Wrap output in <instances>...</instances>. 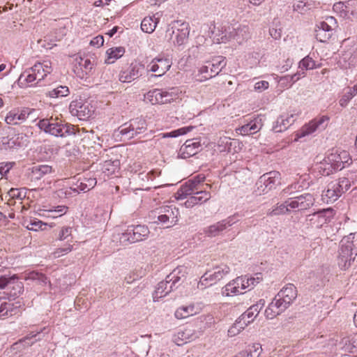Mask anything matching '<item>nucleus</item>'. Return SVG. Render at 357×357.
<instances>
[{
	"label": "nucleus",
	"instance_id": "obj_1",
	"mask_svg": "<svg viewBox=\"0 0 357 357\" xmlns=\"http://www.w3.org/2000/svg\"><path fill=\"white\" fill-rule=\"evenodd\" d=\"M297 297L296 287L288 284L275 296L265 310L266 318L272 319L282 313Z\"/></svg>",
	"mask_w": 357,
	"mask_h": 357
},
{
	"label": "nucleus",
	"instance_id": "obj_2",
	"mask_svg": "<svg viewBox=\"0 0 357 357\" xmlns=\"http://www.w3.org/2000/svg\"><path fill=\"white\" fill-rule=\"evenodd\" d=\"M357 252V232L343 237L340 243L337 264L342 270L348 269Z\"/></svg>",
	"mask_w": 357,
	"mask_h": 357
},
{
	"label": "nucleus",
	"instance_id": "obj_3",
	"mask_svg": "<svg viewBox=\"0 0 357 357\" xmlns=\"http://www.w3.org/2000/svg\"><path fill=\"white\" fill-rule=\"evenodd\" d=\"M178 209L175 206L163 205L151 211L149 218L151 223L169 228L178 222Z\"/></svg>",
	"mask_w": 357,
	"mask_h": 357
},
{
	"label": "nucleus",
	"instance_id": "obj_4",
	"mask_svg": "<svg viewBox=\"0 0 357 357\" xmlns=\"http://www.w3.org/2000/svg\"><path fill=\"white\" fill-rule=\"evenodd\" d=\"M39 128L45 132L55 137H63L75 133L74 126L63 123L58 118L43 119L38 123Z\"/></svg>",
	"mask_w": 357,
	"mask_h": 357
},
{
	"label": "nucleus",
	"instance_id": "obj_5",
	"mask_svg": "<svg viewBox=\"0 0 357 357\" xmlns=\"http://www.w3.org/2000/svg\"><path fill=\"white\" fill-rule=\"evenodd\" d=\"M351 187L350 181L346 177H342L330 182L326 190L321 195L324 202L333 203L337 200L342 194L347 192Z\"/></svg>",
	"mask_w": 357,
	"mask_h": 357
},
{
	"label": "nucleus",
	"instance_id": "obj_6",
	"mask_svg": "<svg viewBox=\"0 0 357 357\" xmlns=\"http://www.w3.org/2000/svg\"><path fill=\"white\" fill-rule=\"evenodd\" d=\"M182 272V268L174 269L169 275H168L164 281L159 282L153 294V299L154 302L158 301L159 298L165 297L171 291L177 289L181 277L178 275Z\"/></svg>",
	"mask_w": 357,
	"mask_h": 357
},
{
	"label": "nucleus",
	"instance_id": "obj_7",
	"mask_svg": "<svg viewBox=\"0 0 357 357\" xmlns=\"http://www.w3.org/2000/svg\"><path fill=\"white\" fill-rule=\"evenodd\" d=\"M165 37L172 40L174 45L181 46L187 43L190 33V25L188 22L180 20L174 21L170 24Z\"/></svg>",
	"mask_w": 357,
	"mask_h": 357
},
{
	"label": "nucleus",
	"instance_id": "obj_8",
	"mask_svg": "<svg viewBox=\"0 0 357 357\" xmlns=\"http://www.w3.org/2000/svg\"><path fill=\"white\" fill-rule=\"evenodd\" d=\"M150 234L147 226L137 225H129L127 229L120 236V242L123 244H130L146 239Z\"/></svg>",
	"mask_w": 357,
	"mask_h": 357
},
{
	"label": "nucleus",
	"instance_id": "obj_9",
	"mask_svg": "<svg viewBox=\"0 0 357 357\" xmlns=\"http://www.w3.org/2000/svg\"><path fill=\"white\" fill-rule=\"evenodd\" d=\"M147 123L145 119L137 118L129 123H124L118 129L119 134L126 139H132L147 130Z\"/></svg>",
	"mask_w": 357,
	"mask_h": 357
},
{
	"label": "nucleus",
	"instance_id": "obj_10",
	"mask_svg": "<svg viewBox=\"0 0 357 357\" xmlns=\"http://www.w3.org/2000/svg\"><path fill=\"white\" fill-rule=\"evenodd\" d=\"M280 173L277 171H271L263 174L256 183V192L259 195L267 193L280 183Z\"/></svg>",
	"mask_w": 357,
	"mask_h": 357
},
{
	"label": "nucleus",
	"instance_id": "obj_11",
	"mask_svg": "<svg viewBox=\"0 0 357 357\" xmlns=\"http://www.w3.org/2000/svg\"><path fill=\"white\" fill-rule=\"evenodd\" d=\"M226 64L225 58L218 56L213 58L211 61H206L205 65L200 68L199 73L203 75L205 79H208L218 75Z\"/></svg>",
	"mask_w": 357,
	"mask_h": 357
},
{
	"label": "nucleus",
	"instance_id": "obj_12",
	"mask_svg": "<svg viewBox=\"0 0 357 357\" xmlns=\"http://www.w3.org/2000/svg\"><path fill=\"white\" fill-rule=\"evenodd\" d=\"M69 110L72 116L82 121L89 119L94 112L91 104L82 99L72 101L69 105Z\"/></svg>",
	"mask_w": 357,
	"mask_h": 357
},
{
	"label": "nucleus",
	"instance_id": "obj_13",
	"mask_svg": "<svg viewBox=\"0 0 357 357\" xmlns=\"http://www.w3.org/2000/svg\"><path fill=\"white\" fill-rule=\"evenodd\" d=\"M329 119L328 116H321L312 119L297 131L296 139L311 135L317 130H324L328 126Z\"/></svg>",
	"mask_w": 357,
	"mask_h": 357
},
{
	"label": "nucleus",
	"instance_id": "obj_14",
	"mask_svg": "<svg viewBox=\"0 0 357 357\" xmlns=\"http://www.w3.org/2000/svg\"><path fill=\"white\" fill-rule=\"evenodd\" d=\"M351 160L349 153L344 150L333 149L326 157V161L332 163L336 171L344 168L345 164H350Z\"/></svg>",
	"mask_w": 357,
	"mask_h": 357
},
{
	"label": "nucleus",
	"instance_id": "obj_15",
	"mask_svg": "<svg viewBox=\"0 0 357 357\" xmlns=\"http://www.w3.org/2000/svg\"><path fill=\"white\" fill-rule=\"evenodd\" d=\"M333 217V209L327 208L308 215L307 220L310 226L316 229H319L330 222Z\"/></svg>",
	"mask_w": 357,
	"mask_h": 357
},
{
	"label": "nucleus",
	"instance_id": "obj_16",
	"mask_svg": "<svg viewBox=\"0 0 357 357\" xmlns=\"http://www.w3.org/2000/svg\"><path fill=\"white\" fill-rule=\"evenodd\" d=\"M315 199L309 193L302 195L287 201L291 209L303 211L306 210L314 205Z\"/></svg>",
	"mask_w": 357,
	"mask_h": 357
},
{
	"label": "nucleus",
	"instance_id": "obj_17",
	"mask_svg": "<svg viewBox=\"0 0 357 357\" xmlns=\"http://www.w3.org/2000/svg\"><path fill=\"white\" fill-rule=\"evenodd\" d=\"M144 70V66L139 63H132L130 66L122 70L119 74V81L123 83H129L139 78Z\"/></svg>",
	"mask_w": 357,
	"mask_h": 357
},
{
	"label": "nucleus",
	"instance_id": "obj_18",
	"mask_svg": "<svg viewBox=\"0 0 357 357\" xmlns=\"http://www.w3.org/2000/svg\"><path fill=\"white\" fill-rule=\"evenodd\" d=\"M8 286V294L10 297H17L20 295L24 291V284L22 282L18 281L15 277L9 278L5 276L0 277V289L4 288Z\"/></svg>",
	"mask_w": 357,
	"mask_h": 357
},
{
	"label": "nucleus",
	"instance_id": "obj_19",
	"mask_svg": "<svg viewBox=\"0 0 357 357\" xmlns=\"http://www.w3.org/2000/svg\"><path fill=\"white\" fill-rule=\"evenodd\" d=\"M172 61L168 58H154L147 66L148 70L156 73L155 77H161L171 68Z\"/></svg>",
	"mask_w": 357,
	"mask_h": 357
},
{
	"label": "nucleus",
	"instance_id": "obj_20",
	"mask_svg": "<svg viewBox=\"0 0 357 357\" xmlns=\"http://www.w3.org/2000/svg\"><path fill=\"white\" fill-rule=\"evenodd\" d=\"M229 271V267L225 264L216 266L213 268V271H208L202 276L198 286L204 285L205 281L216 282L217 281L222 280L227 274H228Z\"/></svg>",
	"mask_w": 357,
	"mask_h": 357
},
{
	"label": "nucleus",
	"instance_id": "obj_21",
	"mask_svg": "<svg viewBox=\"0 0 357 357\" xmlns=\"http://www.w3.org/2000/svg\"><path fill=\"white\" fill-rule=\"evenodd\" d=\"M198 337L196 331L191 327H185L177 331L172 336V341L177 345L181 346Z\"/></svg>",
	"mask_w": 357,
	"mask_h": 357
},
{
	"label": "nucleus",
	"instance_id": "obj_22",
	"mask_svg": "<svg viewBox=\"0 0 357 357\" xmlns=\"http://www.w3.org/2000/svg\"><path fill=\"white\" fill-rule=\"evenodd\" d=\"M93 68V63L88 58L77 56L75 59L74 72L77 76L83 79L89 75Z\"/></svg>",
	"mask_w": 357,
	"mask_h": 357
},
{
	"label": "nucleus",
	"instance_id": "obj_23",
	"mask_svg": "<svg viewBox=\"0 0 357 357\" xmlns=\"http://www.w3.org/2000/svg\"><path fill=\"white\" fill-rule=\"evenodd\" d=\"M202 149L200 142L197 139L186 140L179 150V155L182 158H188L195 155Z\"/></svg>",
	"mask_w": 357,
	"mask_h": 357
},
{
	"label": "nucleus",
	"instance_id": "obj_24",
	"mask_svg": "<svg viewBox=\"0 0 357 357\" xmlns=\"http://www.w3.org/2000/svg\"><path fill=\"white\" fill-rule=\"evenodd\" d=\"M211 197V193L206 191L205 188H199V190L185 202L184 205L186 208H192L198 204L207 202Z\"/></svg>",
	"mask_w": 357,
	"mask_h": 357
},
{
	"label": "nucleus",
	"instance_id": "obj_25",
	"mask_svg": "<svg viewBox=\"0 0 357 357\" xmlns=\"http://www.w3.org/2000/svg\"><path fill=\"white\" fill-rule=\"evenodd\" d=\"M52 63L50 61H44L43 63H36L31 68V71L33 72L37 78V82L44 79V78L52 72Z\"/></svg>",
	"mask_w": 357,
	"mask_h": 357
},
{
	"label": "nucleus",
	"instance_id": "obj_26",
	"mask_svg": "<svg viewBox=\"0 0 357 357\" xmlns=\"http://www.w3.org/2000/svg\"><path fill=\"white\" fill-rule=\"evenodd\" d=\"M264 300L260 299L256 304L250 306L244 313L240 316L241 319L244 321L248 325L254 321L260 310L264 306Z\"/></svg>",
	"mask_w": 357,
	"mask_h": 357
},
{
	"label": "nucleus",
	"instance_id": "obj_27",
	"mask_svg": "<svg viewBox=\"0 0 357 357\" xmlns=\"http://www.w3.org/2000/svg\"><path fill=\"white\" fill-rule=\"evenodd\" d=\"M231 39H234L238 43L241 44L250 38V28L248 25L240 24L236 28L231 26Z\"/></svg>",
	"mask_w": 357,
	"mask_h": 357
},
{
	"label": "nucleus",
	"instance_id": "obj_28",
	"mask_svg": "<svg viewBox=\"0 0 357 357\" xmlns=\"http://www.w3.org/2000/svg\"><path fill=\"white\" fill-rule=\"evenodd\" d=\"M231 29L230 26H215L212 31V37L218 43H225L231 39V36H230Z\"/></svg>",
	"mask_w": 357,
	"mask_h": 357
},
{
	"label": "nucleus",
	"instance_id": "obj_29",
	"mask_svg": "<svg viewBox=\"0 0 357 357\" xmlns=\"http://www.w3.org/2000/svg\"><path fill=\"white\" fill-rule=\"evenodd\" d=\"M338 63L342 68L347 69L357 66V52L347 51L342 54Z\"/></svg>",
	"mask_w": 357,
	"mask_h": 357
},
{
	"label": "nucleus",
	"instance_id": "obj_30",
	"mask_svg": "<svg viewBox=\"0 0 357 357\" xmlns=\"http://www.w3.org/2000/svg\"><path fill=\"white\" fill-rule=\"evenodd\" d=\"M232 224L229 220H223L205 228L204 232L208 236L214 237L219 235L220 232L226 229L227 227L232 225Z\"/></svg>",
	"mask_w": 357,
	"mask_h": 357
},
{
	"label": "nucleus",
	"instance_id": "obj_31",
	"mask_svg": "<svg viewBox=\"0 0 357 357\" xmlns=\"http://www.w3.org/2000/svg\"><path fill=\"white\" fill-rule=\"evenodd\" d=\"M339 347L344 353H356L357 351V335L342 338L339 343Z\"/></svg>",
	"mask_w": 357,
	"mask_h": 357
},
{
	"label": "nucleus",
	"instance_id": "obj_32",
	"mask_svg": "<svg viewBox=\"0 0 357 357\" xmlns=\"http://www.w3.org/2000/svg\"><path fill=\"white\" fill-rule=\"evenodd\" d=\"M52 167L47 165H38L31 167L29 176L31 181H38L52 173Z\"/></svg>",
	"mask_w": 357,
	"mask_h": 357
},
{
	"label": "nucleus",
	"instance_id": "obj_33",
	"mask_svg": "<svg viewBox=\"0 0 357 357\" xmlns=\"http://www.w3.org/2000/svg\"><path fill=\"white\" fill-rule=\"evenodd\" d=\"M5 121L8 124L18 125L25 121V112L24 108L22 109H16L10 111L6 118Z\"/></svg>",
	"mask_w": 357,
	"mask_h": 357
},
{
	"label": "nucleus",
	"instance_id": "obj_34",
	"mask_svg": "<svg viewBox=\"0 0 357 357\" xmlns=\"http://www.w3.org/2000/svg\"><path fill=\"white\" fill-rule=\"evenodd\" d=\"M199 188L193 184L190 180L185 184L182 185L176 192V198L178 199H183L186 198L188 196H192Z\"/></svg>",
	"mask_w": 357,
	"mask_h": 357
},
{
	"label": "nucleus",
	"instance_id": "obj_35",
	"mask_svg": "<svg viewBox=\"0 0 357 357\" xmlns=\"http://www.w3.org/2000/svg\"><path fill=\"white\" fill-rule=\"evenodd\" d=\"M261 124L257 120L251 121L250 123L237 128L236 132L242 135H250L260 130Z\"/></svg>",
	"mask_w": 357,
	"mask_h": 357
},
{
	"label": "nucleus",
	"instance_id": "obj_36",
	"mask_svg": "<svg viewBox=\"0 0 357 357\" xmlns=\"http://www.w3.org/2000/svg\"><path fill=\"white\" fill-rule=\"evenodd\" d=\"M34 75L36 74L31 71V68L25 70L20 75L18 79L19 86L20 87H26L35 85L36 83L34 82L37 81V78Z\"/></svg>",
	"mask_w": 357,
	"mask_h": 357
},
{
	"label": "nucleus",
	"instance_id": "obj_37",
	"mask_svg": "<svg viewBox=\"0 0 357 357\" xmlns=\"http://www.w3.org/2000/svg\"><path fill=\"white\" fill-rule=\"evenodd\" d=\"M125 53V49L123 47H112L107 51V57L105 59V63L112 64L116 60L121 58Z\"/></svg>",
	"mask_w": 357,
	"mask_h": 357
},
{
	"label": "nucleus",
	"instance_id": "obj_38",
	"mask_svg": "<svg viewBox=\"0 0 357 357\" xmlns=\"http://www.w3.org/2000/svg\"><path fill=\"white\" fill-rule=\"evenodd\" d=\"M158 21V17L155 16L146 17L142 21L141 29L144 32L151 33L155 30Z\"/></svg>",
	"mask_w": 357,
	"mask_h": 357
},
{
	"label": "nucleus",
	"instance_id": "obj_39",
	"mask_svg": "<svg viewBox=\"0 0 357 357\" xmlns=\"http://www.w3.org/2000/svg\"><path fill=\"white\" fill-rule=\"evenodd\" d=\"M197 310L194 305H190L188 306H182L178 307L175 312V317L176 319H182L194 314H196Z\"/></svg>",
	"mask_w": 357,
	"mask_h": 357
},
{
	"label": "nucleus",
	"instance_id": "obj_40",
	"mask_svg": "<svg viewBox=\"0 0 357 357\" xmlns=\"http://www.w3.org/2000/svg\"><path fill=\"white\" fill-rule=\"evenodd\" d=\"M24 279L36 282V284L41 286H45L50 282L44 274L37 271H31L25 274Z\"/></svg>",
	"mask_w": 357,
	"mask_h": 357
},
{
	"label": "nucleus",
	"instance_id": "obj_41",
	"mask_svg": "<svg viewBox=\"0 0 357 357\" xmlns=\"http://www.w3.org/2000/svg\"><path fill=\"white\" fill-rule=\"evenodd\" d=\"M120 167V161L117 159L105 160L102 167V172L107 176L114 174Z\"/></svg>",
	"mask_w": 357,
	"mask_h": 357
},
{
	"label": "nucleus",
	"instance_id": "obj_42",
	"mask_svg": "<svg viewBox=\"0 0 357 357\" xmlns=\"http://www.w3.org/2000/svg\"><path fill=\"white\" fill-rule=\"evenodd\" d=\"M162 89H155L145 95V98L152 105L162 104Z\"/></svg>",
	"mask_w": 357,
	"mask_h": 357
},
{
	"label": "nucleus",
	"instance_id": "obj_43",
	"mask_svg": "<svg viewBox=\"0 0 357 357\" xmlns=\"http://www.w3.org/2000/svg\"><path fill=\"white\" fill-rule=\"evenodd\" d=\"M333 9L335 13L338 14L340 17H347L349 14H352L353 11L349 6V3L345 4L344 2H337L333 5Z\"/></svg>",
	"mask_w": 357,
	"mask_h": 357
},
{
	"label": "nucleus",
	"instance_id": "obj_44",
	"mask_svg": "<svg viewBox=\"0 0 357 357\" xmlns=\"http://www.w3.org/2000/svg\"><path fill=\"white\" fill-rule=\"evenodd\" d=\"M289 126H291V121L284 119V115H281L275 121L273 130L275 132H280L287 130Z\"/></svg>",
	"mask_w": 357,
	"mask_h": 357
},
{
	"label": "nucleus",
	"instance_id": "obj_45",
	"mask_svg": "<svg viewBox=\"0 0 357 357\" xmlns=\"http://www.w3.org/2000/svg\"><path fill=\"white\" fill-rule=\"evenodd\" d=\"M248 324L239 317L236 322L229 328L228 336L234 337L237 335Z\"/></svg>",
	"mask_w": 357,
	"mask_h": 357
},
{
	"label": "nucleus",
	"instance_id": "obj_46",
	"mask_svg": "<svg viewBox=\"0 0 357 357\" xmlns=\"http://www.w3.org/2000/svg\"><path fill=\"white\" fill-rule=\"evenodd\" d=\"M162 104H167L178 98V90L171 88L168 90H162Z\"/></svg>",
	"mask_w": 357,
	"mask_h": 357
},
{
	"label": "nucleus",
	"instance_id": "obj_47",
	"mask_svg": "<svg viewBox=\"0 0 357 357\" xmlns=\"http://www.w3.org/2000/svg\"><path fill=\"white\" fill-rule=\"evenodd\" d=\"M319 67L320 64H317L310 56H305L299 63V68L301 70H312Z\"/></svg>",
	"mask_w": 357,
	"mask_h": 357
},
{
	"label": "nucleus",
	"instance_id": "obj_48",
	"mask_svg": "<svg viewBox=\"0 0 357 357\" xmlns=\"http://www.w3.org/2000/svg\"><path fill=\"white\" fill-rule=\"evenodd\" d=\"M317 169L319 172L324 176H328L332 174L333 171H335L332 163L326 161V157L319 163Z\"/></svg>",
	"mask_w": 357,
	"mask_h": 357
},
{
	"label": "nucleus",
	"instance_id": "obj_49",
	"mask_svg": "<svg viewBox=\"0 0 357 357\" xmlns=\"http://www.w3.org/2000/svg\"><path fill=\"white\" fill-rule=\"evenodd\" d=\"M191 130V128L190 127H184L181 128L177 130H174L170 132H166V133H160L158 136L160 138H167V137H176L180 135L186 134L188 131Z\"/></svg>",
	"mask_w": 357,
	"mask_h": 357
},
{
	"label": "nucleus",
	"instance_id": "obj_50",
	"mask_svg": "<svg viewBox=\"0 0 357 357\" xmlns=\"http://www.w3.org/2000/svg\"><path fill=\"white\" fill-rule=\"evenodd\" d=\"M69 89L66 86H59L50 91L51 98L66 97L69 94Z\"/></svg>",
	"mask_w": 357,
	"mask_h": 357
},
{
	"label": "nucleus",
	"instance_id": "obj_51",
	"mask_svg": "<svg viewBox=\"0 0 357 357\" xmlns=\"http://www.w3.org/2000/svg\"><path fill=\"white\" fill-rule=\"evenodd\" d=\"M335 24V19L333 17H328L326 18V21L321 22L318 25L317 27L320 29L324 31V32H330L331 33V35L333 34V27L331 24Z\"/></svg>",
	"mask_w": 357,
	"mask_h": 357
},
{
	"label": "nucleus",
	"instance_id": "obj_52",
	"mask_svg": "<svg viewBox=\"0 0 357 357\" xmlns=\"http://www.w3.org/2000/svg\"><path fill=\"white\" fill-rule=\"evenodd\" d=\"M222 294L226 296H230L232 295L241 294L240 289H237L236 285L233 284V281L229 282L227 284L222 290Z\"/></svg>",
	"mask_w": 357,
	"mask_h": 357
},
{
	"label": "nucleus",
	"instance_id": "obj_53",
	"mask_svg": "<svg viewBox=\"0 0 357 357\" xmlns=\"http://www.w3.org/2000/svg\"><path fill=\"white\" fill-rule=\"evenodd\" d=\"M12 310L13 304L4 301L3 299L0 298V314L1 319L7 317L9 312H11Z\"/></svg>",
	"mask_w": 357,
	"mask_h": 357
},
{
	"label": "nucleus",
	"instance_id": "obj_54",
	"mask_svg": "<svg viewBox=\"0 0 357 357\" xmlns=\"http://www.w3.org/2000/svg\"><path fill=\"white\" fill-rule=\"evenodd\" d=\"M68 211V207L66 206H54L48 211L51 213L50 216H51L53 218H56L58 217H61L66 213Z\"/></svg>",
	"mask_w": 357,
	"mask_h": 357
},
{
	"label": "nucleus",
	"instance_id": "obj_55",
	"mask_svg": "<svg viewBox=\"0 0 357 357\" xmlns=\"http://www.w3.org/2000/svg\"><path fill=\"white\" fill-rule=\"evenodd\" d=\"M59 241H65L67 240L68 242H72V227H63L61 229L59 234L58 237Z\"/></svg>",
	"mask_w": 357,
	"mask_h": 357
},
{
	"label": "nucleus",
	"instance_id": "obj_56",
	"mask_svg": "<svg viewBox=\"0 0 357 357\" xmlns=\"http://www.w3.org/2000/svg\"><path fill=\"white\" fill-rule=\"evenodd\" d=\"M289 206L288 205V203H287V201L284 203L280 204L279 206H277L275 208L272 209L271 211L268 213V215H278L280 214H284L287 212L290 211V209L289 208Z\"/></svg>",
	"mask_w": 357,
	"mask_h": 357
},
{
	"label": "nucleus",
	"instance_id": "obj_57",
	"mask_svg": "<svg viewBox=\"0 0 357 357\" xmlns=\"http://www.w3.org/2000/svg\"><path fill=\"white\" fill-rule=\"evenodd\" d=\"M25 112V121L29 120L30 122H35L38 119V110L30 108H24Z\"/></svg>",
	"mask_w": 357,
	"mask_h": 357
},
{
	"label": "nucleus",
	"instance_id": "obj_58",
	"mask_svg": "<svg viewBox=\"0 0 357 357\" xmlns=\"http://www.w3.org/2000/svg\"><path fill=\"white\" fill-rule=\"evenodd\" d=\"M310 8V5L302 1H297L293 5V10L301 14H305Z\"/></svg>",
	"mask_w": 357,
	"mask_h": 357
},
{
	"label": "nucleus",
	"instance_id": "obj_59",
	"mask_svg": "<svg viewBox=\"0 0 357 357\" xmlns=\"http://www.w3.org/2000/svg\"><path fill=\"white\" fill-rule=\"evenodd\" d=\"M1 144H2V146H1L2 149H10L14 148L16 146L17 141L14 137H2Z\"/></svg>",
	"mask_w": 357,
	"mask_h": 357
},
{
	"label": "nucleus",
	"instance_id": "obj_60",
	"mask_svg": "<svg viewBox=\"0 0 357 357\" xmlns=\"http://www.w3.org/2000/svg\"><path fill=\"white\" fill-rule=\"evenodd\" d=\"M315 37L317 40L325 43L331 37V33L324 32V31L317 27L315 30Z\"/></svg>",
	"mask_w": 357,
	"mask_h": 357
},
{
	"label": "nucleus",
	"instance_id": "obj_61",
	"mask_svg": "<svg viewBox=\"0 0 357 357\" xmlns=\"http://www.w3.org/2000/svg\"><path fill=\"white\" fill-rule=\"evenodd\" d=\"M73 250V245L68 243L66 246L63 248H59L54 250L53 252L54 257L58 258L61 256H63L70 252H71Z\"/></svg>",
	"mask_w": 357,
	"mask_h": 357
},
{
	"label": "nucleus",
	"instance_id": "obj_62",
	"mask_svg": "<svg viewBox=\"0 0 357 357\" xmlns=\"http://www.w3.org/2000/svg\"><path fill=\"white\" fill-rule=\"evenodd\" d=\"M250 354H252V357H259L262 351V348L260 344L254 343L252 345H249L247 347Z\"/></svg>",
	"mask_w": 357,
	"mask_h": 357
},
{
	"label": "nucleus",
	"instance_id": "obj_63",
	"mask_svg": "<svg viewBox=\"0 0 357 357\" xmlns=\"http://www.w3.org/2000/svg\"><path fill=\"white\" fill-rule=\"evenodd\" d=\"M46 224L43 223L40 220H31L27 225L26 228L29 230L38 231V229H43V227H45Z\"/></svg>",
	"mask_w": 357,
	"mask_h": 357
},
{
	"label": "nucleus",
	"instance_id": "obj_64",
	"mask_svg": "<svg viewBox=\"0 0 357 357\" xmlns=\"http://www.w3.org/2000/svg\"><path fill=\"white\" fill-rule=\"evenodd\" d=\"M305 73L304 71L298 72L291 76L283 77L280 79V80L289 79V82L291 83V84H293L294 83L297 82L301 77H305Z\"/></svg>",
	"mask_w": 357,
	"mask_h": 357
}]
</instances>
